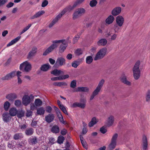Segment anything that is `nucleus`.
<instances>
[{"instance_id":"obj_15","label":"nucleus","mask_w":150,"mask_h":150,"mask_svg":"<svg viewBox=\"0 0 150 150\" xmlns=\"http://www.w3.org/2000/svg\"><path fill=\"white\" fill-rule=\"evenodd\" d=\"M54 118V116L53 114H49L45 116V120L49 123L52 121Z\"/></svg>"},{"instance_id":"obj_50","label":"nucleus","mask_w":150,"mask_h":150,"mask_svg":"<svg viewBox=\"0 0 150 150\" xmlns=\"http://www.w3.org/2000/svg\"><path fill=\"white\" fill-rule=\"evenodd\" d=\"M105 82V80L104 79H102L99 83L98 84L97 87L100 89H101L102 88L103 84Z\"/></svg>"},{"instance_id":"obj_62","label":"nucleus","mask_w":150,"mask_h":150,"mask_svg":"<svg viewBox=\"0 0 150 150\" xmlns=\"http://www.w3.org/2000/svg\"><path fill=\"white\" fill-rule=\"evenodd\" d=\"M67 132V129L65 128L63 129L61 131V134L63 136L65 135Z\"/></svg>"},{"instance_id":"obj_13","label":"nucleus","mask_w":150,"mask_h":150,"mask_svg":"<svg viewBox=\"0 0 150 150\" xmlns=\"http://www.w3.org/2000/svg\"><path fill=\"white\" fill-rule=\"evenodd\" d=\"M121 8L120 7H117L114 8L112 11V14L114 16L119 15L121 12Z\"/></svg>"},{"instance_id":"obj_59","label":"nucleus","mask_w":150,"mask_h":150,"mask_svg":"<svg viewBox=\"0 0 150 150\" xmlns=\"http://www.w3.org/2000/svg\"><path fill=\"white\" fill-rule=\"evenodd\" d=\"M119 26L117 24H115L114 26V29L115 33H118L119 30L120 29Z\"/></svg>"},{"instance_id":"obj_49","label":"nucleus","mask_w":150,"mask_h":150,"mask_svg":"<svg viewBox=\"0 0 150 150\" xmlns=\"http://www.w3.org/2000/svg\"><path fill=\"white\" fill-rule=\"evenodd\" d=\"M61 110L65 114L68 115V113L67 111V110L65 108L64 106L63 105H59V107Z\"/></svg>"},{"instance_id":"obj_60","label":"nucleus","mask_w":150,"mask_h":150,"mask_svg":"<svg viewBox=\"0 0 150 150\" xmlns=\"http://www.w3.org/2000/svg\"><path fill=\"white\" fill-rule=\"evenodd\" d=\"M48 1L47 0H44L42 3L41 6L44 7L46 6L48 4Z\"/></svg>"},{"instance_id":"obj_48","label":"nucleus","mask_w":150,"mask_h":150,"mask_svg":"<svg viewBox=\"0 0 150 150\" xmlns=\"http://www.w3.org/2000/svg\"><path fill=\"white\" fill-rule=\"evenodd\" d=\"M31 25L32 24H29L28 26L24 28L22 31L20 33V34L21 35L25 31H26L31 26Z\"/></svg>"},{"instance_id":"obj_11","label":"nucleus","mask_w":150,"mask_h":150,"mask_svg":"<svg viewBox=\"0 0 150 150\" xmlns=\"http://www.w3.org/2000/svg\"><path fill=\"white\" fill-rule=\"evenodd\" d=\"M116 23L120 27L122 26L124 23L123 17L120 16H118L116 18Z\"/></svg>"},{"instance_id":"obj_39","label":"nucleus","mask_w":150,"mask_h":150,"mask_svg":"<svg viewBox=\"0 0 150 150\" xmlns=\"http://www.w3.org/2000/svg\"><path fill=\"white\" fill-rule=\"evenodd\" d=\"M108 125L109 126H111L113 124L114 121V117L112 116H110L108 119Z\"/></svg>"},{"instance_id":"obj_8","label":"nucleus","mask_w":150,"mask_h":150,"mask_svg":"<svg viewBox=\"0 0 150 150\" xmlns=\"http://www.w3.org/2000/svg\"><path fill=\"white\" fill-rule=\"evenodd\" d=\"M59 40H62V42H60L59 43H62V44L60 46L59 49V51L60 53L63 52L64 50L66 49V47L68 46L67 43L65 41L64 39Z\"/></svg>"},{"instance_id":"obj_6","label":"nucleus","mask_w":150,"mask_h":150,"mask_svg":"<svg viewBox=\"0 0 150 150\" xmlns=\"http://www.w3.org/2000/svg\"><path fill=\"white\" fill-rule=\"evenodd\" d=\"M107 52V48H103L98 52L96 54L94 60H95L103 58Z\"/></svg>"},{"instance_id":"obj_54","label":"nucleus","mask_w":150,"mask_h":150,"mask_svg":"<svg viewBox=\"0 0 150 150\" xmlns=\"http://www.w3.org/2000/svg\"><path fill=\"white\" fill-rule=\"evenodd\" d=\"M80 38V35H79L77 34L76 35L73 39V43L75 44L76 42Z\"/></svg>"},{"instance_id":"obj_46","label":"nucleus","mask_w":150,"mask_h":150,"mask_svg":"<svg viewBox=\"0 0 150 150\" xmlns=\"http://www.w3.org/2000/svg\"><path fill=\"white\" fill-rule=\"evenodd\" d=\"M25 144L23 142H21L19 143L18 144H17V146L20 150L21 149L23 150V148L24 147Z\"/></svg>"},{"instance_id":"obj_36","label":"nucleus","mask_w":150,"mask_h":150,"mask_svg":"<svg viewBox=\"0 0 150 150\" xmlns=\"http://www.w3.org/2000/svg\"><path fill=\"white\" fill-rule=\"evenodd\" d=\"M16 115L18 118H21L24 116V112L22 110H17V113Z\"/></svg>"},{"instance_id":"obj_53","label":"nucleus","mask_w":150,"mask_h":150,"mask_svg":"<svg viewBox=\"0 0 150 150\" xmlns=\"http://www.w3.org/2000/svg\"><path fill=\"white\" fill-rule=\"evenodd\" d=\"M79 65V62L78 61H75L72 63V66L75 68H76Z\"/></svg>"},{"instance_id":"obj_2","label":"nucleus","mask_w":150,"mask_h":150,"mask_svg":"<svg viewBox=\"0 0 150 150\" xmlns=\"http://www.w3.org/2000/svg\"><path fill=\"white\" fill-rule=\"evenodd\" d=\"M62 40H55L52 41L53 44L48 47L43 52V55L45 56L52 52L54 49L57 47V45L56 44L62 42Z\"/></svg>"},{"instance_id":"obj_3","label":"nucleus","mask_w":150,"mask_h":150,"mask_svg":"<svg viewBox=\"0 0 150 150\" xmlns=\"http://www.w3.org/2000/svg\"><path fill=\"white\" fill-rule=\"evenodd\" d=\"M85 9L83 8H77L74 12L72 15V18L75 20L81 16L85 12Z\"/></svg>"},{"instance_id":"obj_17","label":"nucleus","mask_w":150,"mask_h":150,"mask_svg":"<svg viewBox=\"0 0 150 150\" xmlns=\"http://www.w3.org/2000/svg\"><path fill=\"white\" fill-rule=\"evenodd\" d=\"M37 48L36 47L33 48L32 50L28 53V59H31L32 57L34 56L37 52Z\"/></svg>"},{"instance_id":"obj_55","label":"nucleus","mask_w":150,"mask_h":150,"mask_svg":"<svg viewBox=\"0 0 150 150\" xmlns=\"http://www.w3.org/2000/svg\"><path fill=\"white\" fill-rule=\"evenodd\" d=\"M14 104L16 107H20L21 105V101L20 100H17L15 101Z\"/></svg>"},{"instance_id":"obj_4","label":"nucleus","mask_w":150,"mask_h":150,"mask_svg":"<svg viewBox=\"0 0 150 150\" xmlns=\"http://www.w3.org/2000/svg\"><path fill=\"white\" fill-rule=\"evenodd\" d=\"M31 69V65L27 61H25L20 66V69L23 71L28 72L30 71Z\"/></svg>"},{"instance_id":"obj_21","label":"nucleus","mask_w":150,"mask_h":150,"mask_svg":"<svg viewBox=\"0 0 150 150\" xmlns=\"http://www.w3.org/2000/svg\"><path fill=\"white\" fill-rule=\"evenodd\" d=\"M50 67V66L48 64H45L42 65L40 68L41 70L42 71H48Z\"/></svg>"},{"instance_id":"obj_61","label":"nucleus","mask_w":150,"mask_h":150,"mask_svg":"<svg viewBox=\"0 0 150 150\" xmlns=\"http://www.w3.org/2000/svg\"><path fill=\"white\" fill-rule=\"evenodd\" d=\"M8 1V0H0V6H4Z\"/></svg>"},{"instance_id":"obj_64","label":"nucleus","mask_w":150,"mask_h":150,"mask_svg":"<svg viewBox=\"0 0 150 150\" xmlns=\"http://www.w3.org/2000/svg\"><path fill=\"white\" fill-rule=\"evenodd\" d=\"M21 129L22 130H24L27 127V125L25 124L21 125L19 126Z\"/></svg>"},{"instance_id":"obj_27","label":"nucleus","mask_w":150,"mask_h":150,"mask_svg":"<svg viewBox=\"0 0 150 150\" xmlns=\"http://www.w3.org/2000/svg\"><path fill=\"white\" fill-rule=\"evenodd\" d=\"M143 148L144 150H146L147 148L148 143L146 136H144L143 137Z\"/></svg>"},{"instance_id":"obj_38","label":"nucleus","mask_w":150,"mask_h":150,"mask_svg":"<svg viewBox=\"0 0 150 150\" xmlns=\"http://www.w3.org/2000/svg\"><path fill=\"white\" fill-rule=\"evenodd\" d=\"M64 139V137L62 135L59 136L58 137L57 142L59 144H61L63 143Z\"/></svg>"},{"instance_id":"obj_16","label":"nucleus","mask_w":150,"mask_h":150,"mask_svg":"<svg viewBox=\"0 0 150 150\" xmlns=\"http://www.w3.org/2000/svg\"><path fill=\"white\" fill-rule=\"evenodd\" d=\"M85 103H80L78 102H75L73 103L71 105L72 108H76L77 107L84 108L85 107Z\"/></svg>"},{"instance_id":"obj_52","label":"nucleus","mask_w":150,"mask_h":150,"mask_svg":"<svg viewBox=\"0 0 150 150\" xmlns=\"http://www.w3.org/2000/svg\"><path fill=\"white\" fill-rule=\"evenodd\" d=\"M83 53V51L81 49H78L75 51V54L78 56H79Z\"/></svg>"},{"instance_id":"obj_58","label":"nucleus","mask_w":150,"mask_h":150,"mask_svg":"<svg viewBox=\"0 0 150 150\" xmlns=\"http://www.w3.org/2000/svg\"><path fill=\"white\" fill-rule=\"evenodd\" d=\"M100 89L97 87L95 90L93 91V94L96 96L97 95L100 90Z\"/></svg>"},{"instance_id":"obj_33","label":"nucleus","mask_w":150,"mask_h":150,"mask_svg":"<svg viewBox=\"0 0 150 150\" xmlns=\"http://www.w3.org/2000/svg\"><path fill=\"white\" fill-rule=\"evenodd\" d=\"M63 73V72L62 71L58 70L57 69H55L54 70L52 71L51 72V74H53V75L57 76L59 75L61 73Z\"/></svg>"},{"instance_id":"obj_32","label":"nucleus","mask_w":150,"mask_h":150,"mask_svg":"<svg viewBox=\"0 0 150 150\" xmlns=\"http://www.w3.org/2000/svg\"><path fill=\"white\" fill-rule=\"evenodd\" d=\"M53 85L62 87L63 86H67V84L65 82H55L53 83Z\"/></svg>"},{"instance_id":"obj_40","label":"nucleus","mask_w":150,"mask_h":150,"mask_svg":"<svg viewBox=\"0 0 150 150\" xmlns=\"http://www.w3.org/2000/svg\"><path fill=\"white\" fill-rule=\"evenodd\" d=\"M117 142H111L110 143L108 146V148L110 150H112L115 147Z\"/></svg>"},{"instance_id":"obj_42","label":"nucleus","mask_w":150,"mask_h":150,"mask_svg":"<svg viewBox=\"0 0 150 150\" xmlns=\"http://www.w3.org/2000/svg\"><path fill=\"white\" fill-rule=\"evenodd\" d=\"M42 102L41 100L39 98L36 99L35 101V104L37 106H40L42 104Z\"/></svg>"},{"instance_id":"obj_23","label":"nucleus","mask_w":150,"mask_h":150,"mask_svg":"<svg viewBox=\"0 0 150 150\" xmlns=\"http://www.w3.org/2000/svg\"><path fill=\"white\" fill-rule=\"evenodd\" d=\"M107 42V41L106 39H101L97 42V44L98 46H104L106 44Z\"/></svg>"},{"instance_id":"obj_18","label":"nucleus","mask_w":150,"mask_h":150,"mask_svg":"<svg viewBox=\"0 0 150 150\" xmlns=\"http://www.w3.org/2000/svg\"><path fill=\"white\" fill-rule=\"evenodd\" d=\"M21 38V36H18L15 38L13 39L7 44V46L8 47H9L13 45L14 44L17 42Z\"/></svg>"},{"instance_id":"obj_14","label":"nucleus","mask_w":150,"mask_h":150,"mask_svg":"<svg viewBox=\"0 0 150 150\" xmlns=\"http://www.w3.org/2000/svg\"><path fill=\"white\" fill-rule=\"evenodd\" d=\"M11 119V116L8 113H5L3 114V119L5 122H8Z\"/></svg>"},{"instance_id":"obj_37","label":"nucleus","mask_w":150,"mask_h":150,"mask_svg":"<svg viewBox=\"0 0 150 150\" xmlns=\"http://www.w3.org/2000/svg\"><path fill=\"white\" fill-rule=\"evenodd\" d=\"M57 115L60 122L62 123L63 124H65V122L64 121L62 115L61 114V112H59V113H57Z\"/></svg>"},{"instance_id":"obj_10","label":"nucleus","mask_w":150,"mask_h":150,"mask_svg":"<svg viewBox=\"0 0 150 150\" xmlns=\"http://www.w3.org/2000/svg\"><path fill=\"white\" fill-rule=\"evenodd\" d=\"M23 104L25 106L29 104L31 102L30 97L27 95H24L22 98Z\"/></svg>"},{"instance_id":"obj_19","label":"nucleus","mask_w":150,"mask_h":150,"mask_svg":"<svg viewBox=\"0 0 150 150\" xmlns=\"http://www.w3.org/2000/svg\"><path fill=\"white\" fill-rule=\"evenodd\" d=\"M114 20V18L113 16H109L105 20L106 24L109 25L112 23Z\"/></svg>"},{"instance_id":"obj_51","label":"nucleus","mask_w":150,"mask_h":150,"mask_svg":"<svg viewBox=\"0 0 150 150\" xmlns=\"http://www.w3.org/2000/svg\"><path fill=\"white\" fill-rule=\"evenodd\" d=\"M118 137V134L117 133H115L111 139V142H117V139Z\"/></svg>"},{"instance_id":"obj_34","label":"nucleus","mask_w":150,"mask_h":150,"mask_svg":"<svg viewBox=\"0 0 150 150\" xmlns=\"http://www.w3.org/2000/svg\"><path fill=\"white\" fill-rule=\"evenodd\" d=\"M97 122L96 118L95 117H93L91 121L89 122L88 126L90 127H92Z\"/></svg>"},{"instance_id":"obj_29","label":"nucleus","mask_w":150,"mask_h":150,"mask_svg":"<svg viewBox=\"0 0 150 150\" xmlns=\"http://www.w3.org/2000/svg\"><path fill=\"white\" fill-rule=\"evenodd\" d=\"M80 138L81 140V142L83 147L86 149H87L88 147L86 144V142L85 141L84 138L81 135H79Z\"/></svg>"},{"instance_id":"obj_5","label":"nucleus","mask_w":150,"mask_h":150,"mask_svg":"<svg viewBox=\"0 0 150 150\" xmlns=\"http://www.w3.org/2000/svg\"><path fill=\"white\" fill-rule=\"evenodd\" d=\"M67 10L66 8H64L62 11L58 14L52 21V22L49 25V28L52 27L58 20L66 12Z\"/></svg>"},{"instance_id":"obj_30","label":"nucleus","mask_w":150,"mask_h":150,"mask_svg":"<svg viewBox=\"0 0 150 150\" xmlns=\"http://www.w3.org/2000/svg\"><path fill=\"white\" fill-rule=\"evenodd\" d=\"M28 141L29 144L32 145H34L37 143V138L35 137L29 139Z\"/></svg>"},{"instance_id":"obj_41","label":"nucleus","mask_w":150,"mask_h":150,"mask_svg":"<svg viewBox=\"0 0 150 150\" xmlns=\"http://www.w3.org/2000/svg\"><path fill=\"white\" fill-rule=\"evenodd\" d=\"M10 105V103L8 101L5 102L4 104V108L5 110L7 111L8 110Z\"/></svg>"},{"instance_id":"obj_47","label":"nucleus","mask_w":150,"mask_h":150,"mask_svg":"<svg viewBox=\"0 0 150 150\" xmlns=\"http://www.w3.org/2000/svg\"><path fill=\"white\" fill-rule=\"evenodd\" d=\"M70 86L73 88H75L76 86V80H73L71 82Z\"/></svg>"},{"instance_id":"obj_12","label":"nucleus","mask_w":150,"mask_h":150,"mask_svg":"<svg viewBox=\"0 0 150 150\" xmlns=\"http://www.w3.org/2000/svg\"><path fill=\"white\" fill-rule=\"evenodd\" d=\"M17 96L15 93H11L8 94L6 96V98L9 101H13L17 98Z\"/></svg>"},{"instance_id":"obj_28","label":"nucleus","mask_w":150,"mask_h":150,"mask_svg":"<svg viewBox=\"0 0 150 150\" xmlns=\"http://www.w3.org/2000/svg\"><path fill=\"white\" fill-rule=\"evenodd\" d=\"M34 132V129L32 128L27 129L25 131V134L27 136H30L33 134Z\"/></svg>"},{"instance_id":"obj_25","label":"nucleus","mask_w":150,"mask_h":150,"mask_svg":"<svg viewBox=\"0 0 150 150\" xmlns=\"http://www.w3.org/2000/svg\"><path fill=\"white\" fill-rule=\"evenodd\" d=\"M121 81L125 84L127 85H130L131 83L127 80V78L125 75H123L121 78Z\"/></svg>"},{"instance_id":"obj_43","label":"nucleus","mask_w":150,"mask_h":150,"mask_svg":"<svg viewBox=\"0 0 150 150\" xmlns=\"http://www.w3.org/2000/svg\"><path fill=\"white\" fill-rule=\"evenodd\" d=\"M98 3L96 0H92L90 1L89 5L91 7H93L95 6Z\"/></svg>"},{"instance_id":"obj_31","label":"nucleus","mask_w":150,"mask_h":150,"mask_svg":"<svg viewBox=\"0 0 150 150\" xmlns=\"http://www.w3.org/2000/svg\"><path fill=\"white\" fill-rule=\"evenodd\" d=\"M23 137V135L22 133H17L15 134L13 136V138L15 140H17Z\"/></svg>"},{"instance_id":"obj_22","label":"nucleus","mask_w":150,"mask_h":150,"mask_svg":"<svg viewBox=\"0 0 150 150\" xmlns=\"http://www.w3.org/2000/svg\"><path fill=\"white\" fill-rule=\"evenodd\" d=\"M51 131L54 133L57 134L59 132V128L57 125L53 126L51 129Z\"/></svg>"},{"instance_id":"obj_57","label":"nucleus","mask_w":150,"mask_h":150,"mask_svg":"<svg viewBox=\"0 0 150 150\" xmlns=\"http://www.w3.org/2000/svg\"><path fill=\"white\" fill-rule=\"evenodd\" d=\"M46 110L47 112L50 113L52 112V108L50 106H48L46 107Z\"/></svg>"},{"instance_id":"obj_56","label":"nucleus","mask_w":150,"mask_h":150,"mask_svg":"<svg viewBox=\"0 0 150 150\" xmlns=\"http://www.w3.org/2000/svg\"><path fill=\"white\" fill-rule=\"evenodd\" d=\"M100 132L103 134H105L107 132V130L104 126L101 127L100 129Z\"/></svg>"},{"instance_id":"obj_20","label":"nucleus","mask_w":150,"mask_h":150,"mask_svg":"<svg viewBox=\"0 0 150 150\" xmlns=\"http://www.w3.org/2000/svg\"><path fill=\"white\" fill-rule=\"evenodd\" d=\"M89 89L88 88L85 87H79L77 89L74 91L75 92H87L88 91Z\"/></svg>"},{"instance_id":"obj_63","label":"nucleus","mask_w":150,"mask_h":150,"mask_svg":"<svg viewBox=\"0 0 150 150\" xmlns=\"http://www.w3.org/2000/svg\"><path fill=\"white\" fill-rule=\"evenodd\" d=\"M32 112L30 110H28L27 111V112L26 114V116L27 117H29L30 116H32Z\"/></svg>"},{"instance_id":"obj_26","label":"nucleus","mask_w":150,"mask_h":150,"mask_svg":"<svg viewBox=\"0 0 150 150\" xmlns=\"http://www.w3.org/2000/svg\"><path fill=\"white\" fill-rule=\"evenodd\" d=\"M45 13L44 11H40L36 13L35 15L32 16L31 18L33 19L40 17L41 15Z\"/></svg>"},{"instance_id":"obj_9","label":"nucleus","mask_w":150,"mask_h":150,"mask_svg":"<svg viewBox=\"0 0 150 150\" xmlns=\"http://www.w3.org/2000/svg\"><path fill=\"white\" fill-rule=\"evenodd\" d=\"M16 75V72L15 71H13L10 73L7 74L1 78V79L3 80H8L11 79L12 78L15 76Z\"/></svg>"},{"instance_id":"obj_45","label":"nucleus","mask_w":150,"mask_h":150,"mask_svg":"<svg viewBox=\"0 0 150 150\" xmlns=\"http://www.w3.org/2000/svg\"><path fill=\"white\" fill-rule=\"evenodd\" d=\"M85 0H77L76 1L73 5V8H75L79 4L82 3Z\"/></svg>"},{"instance_id":"obj_1","label":"nucleus","mask_w":150,"mask_h":150,"mask_svg":"<svg viewBox=\"0 0 150 150\" xmlns=\"http://www.w3.org/2000/svg\"><path fill=\"white\" fill-rule=\"evenodd\" d=\"M140 64V62L139 61H137L133 69V76L136 80L138 79L140 76V71L139 69Z\"/></svg>"},{"instance_id":"obj_24","label":"nucleus","mask_w":150,"mask_h":150,"mask_svg":"<svg viewBox=\"0 0 150 150\" xmlns=\"http://www.w3.org/2000/svg\"><path fill=\"white\" fill-rule=\"evenodd\" d=\"M9 115L11 116H15L17 113V110L14 108H11L9 111Z\"/></svg>"},{"instance_id":"obj_44","label":"nucleus","mask_w":150,"mask_h":150,"mask_svg":"<svg viewBox=\"0 0 150 150\" xmlns=\"http://www.w3.org/2000/svg\"><path fill=\"white\" fill-rule=\"evenodd\" d=\"M93 59L91 56L87 57L86 59V63L88 64H90L93 61Z\"/></svg>"},{"instance_id":"obj_35","label":"nucleus","mask_w":150,"mask_h":150,"mask_svg":"<svg viewBox=\"0 0 150 150\" xmlns=\"http://www.w3.org/2000/svg\"><path fill=\"white\" fill-rule=\"evenodd\" d=\"M45 112V110L43 107L38 108L37 110V113L38 115H43Z\"/></svg>"},{"instance_id":"obj_7","label":"nucleus","mask_w":150,"mask_h":150,"mask_svg":"<svg viewBox=\"0 0 150 150\" xmlns=\"http://www.w3.org/2000/svg\"><path fill=\"white\" fill-rule=\"evenodd\" d=\"M65 64V60L62 57H59L57 58L54 66L55 67L62 66Z\"/></svg>"}]
</instances>
